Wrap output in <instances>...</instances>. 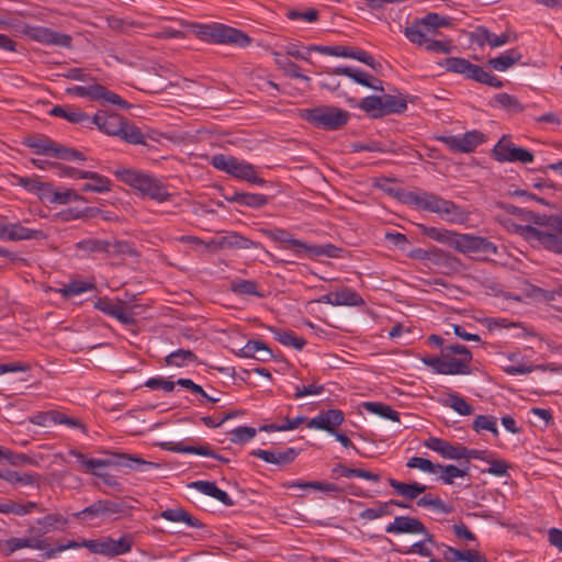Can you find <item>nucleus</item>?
Instances as JSON below:
<instances>
[{"label": "nucleus", "mask_w": 562, "mask_h": 562, "mask_svg": "<svg viewBox=\"0 0 562 562\" xmlns=\"http://www.w3.org/2000/svg\"><path fill=\"white\" fill-rule=\"evenodd\" d=\"M83 177L89 180V182L81 187V191L95 193H105L111 191L112 182L108 177L93 171H88Z\"/></svg>", "instance_id": "nucleus-28"}, {"label": "nucleus", "mask_w": 562, "mask_h": 562, "mask_svg": "<svg viewBox=\"0 0 562 562\" xmlns=\"http://www.w3.org/2000/svg\"><path fill=\"white\" fill-rule=\"evenodd\" d=\"M284 486L286 488H294V487L313 488V490H317V491H322V492H326V493H334V492L337 493V492L341 491L334 483L319 482V481H312V482H307V481H292V482H286L284 484Z\"/></svg>", "instance_id": "nucleus-42"}, {"label": "nucleus", "mask_w": 562, "mask_h": 562, "mask_svg": "<svg viewBox=\"0 0 562 562\" xmlns=\"http://www.w3.org/2000/svg\"><path fill=\"white\" fill-rule=\"evenodd\" d=\"M271 333L277 341L286 347L302 350L306 345L303 337L297 336L293 330H283L280 328H271Z\"/></svg>", "instance_id": "nucleus-34"}, {"label": "nucleus", "mask_w": 562, "mask_h": 562, "mask_svg": "<svg viewBox=\"0 0 562 562\" xmlns=\"http://www.w3.org/2000/svg\"><path fill=\"white\" fill-rule=\"evenodd\" d=\"M387 533H423L427 536V541L430 544L437 546L434 536L428 532L424 524L414 517L397 516L394 521L385 527Z\"/></svg>", "instance_id": "nucleus-14"}, {"label": "nucleus", "mask_w": 562, "mask_h": 562, "mask_svg": "<svg viewBox=\"0 0 562 562\" xmlns=\"http://www.w3.org/2000/svg\"><path fill=\"white\" fill-rule=\"evenodd\" d=\"M93 288H94V285L91 284V283H87V282H83V281L75 280V281L69 282L63 289H60L59 292L65 297H72L75 295H79V294L85 293V292H87L89 290H92Z\"/></svg>", "instance_id": "nucleus-58"}, {"label": "nucleus", "mask_w": 562, "mask_h": 562, "mask_svg": "<svg viewBox=\"0 0 562 562\" xmlns=\"http://www.w3.org/2000/svg\"><path fill=\"white\" fill-rule=\"evenodd\" d=\"M438 140L445 144L451 151L472 153L486 140V137L482 132L473 130L463 135L440 136Z\"/></svg>", "instance_id": "nucleus-10"}, {"label": "nucleus", "mask_w": 562, "mask_h": 562, "mask_svg": "<svg viewBox=\"0 0 562 562\" xmlns=\"http://www.w3.org/2000/svg\"><path fill=\"white\" fill-rule=\"evenodd\" d=\"M167 366L183 367L196 361V356L189 349H178L169 353L166 359Z\"/></svg>", "instance_id": "nucleus-48"}, {"label": "nucleus", "mask_w": 562, "mask_h": 562, "mask_svg": "<svg viewBox=\"0 0 562 562\" xmlns=\"http://www.w3.org/2000/svg\"><path fill=\"white\" fill-rule=\"evenodd\" d=\"M75 247L82 252V256L89 257L94 254H105L108 240L90 237L76 243Z\"/></svg>", "instance_id": "nucleus-36"}, {"label": "nucleus", "mask_w": 562, "mask_h": 562, "mask_svg": "<svg viewBox=\"0 0 562 562\" xmlns=\"http://www.w3.org/2000/svg\"><path fill=\"white\" fill-rule=\"evenodd\" d=\"M241 352L245 357L255 358L260 361H268L272 358L271 350L267 347V345L259 340H249Z\"/></svg>", "instance_id": "nucleus-35"}, {"label": "nucleus", "mask_w": 562, "mask_h": 562, "mask_svg": "<svg viewBox=\"0 0 562 562\" xmlns=\"http://www.w3.org/2000/svg\"><path fill=\"white\" fill-rule=\"evenodd\" d=\"M406 467L411 468V469H419L424 472H428V473H432V474L438 473L439 469H441V464L432 463L430 460L422 458V457L411 458L407 461Z\"/></svg>", "instance_id": "nucleus-59"}, {"label": "nucleus", "mask_w": 562, "mask_h": 562, "mask_svg": "<svg viewBox=\"0 0 562 562\" xmlns=\"http://www.w3.org/2000/svg\"><path fill=\"white\" fill-rule=\"evenodd\" d=\"M345 420L342 411L333 408L321 412L317 416L307 422V427L313 429L325 430L329 434H335L336 428Z\"/></svg>", "instance_id": "nucleus-16"}, {"label": "nucleus", "mask_w": 562, "mask_h": 562, "mask_svg": "<svg viewBox=\"0 0 562 562\" xmlns=\"http://www.w3.org/2000/svg\"><path fill=\"white\" fill-rule=\"evenodd\" d=\"M126 119L117 113H106L99 111L94 114L92 123L103 133L117 136L121 135Z\"/></svg>", "instance_id": "nucleus-18"}, {"label": "nucleus", "mask_w": 562, "mask_h": 562, "mask_svg": "<svg viewBox=\"0 0 562 562\" xmlns=\"http://www.w3.org/2000/svg\"><path fill=\"white\" fill-rule=\"evenodd\" d=\"M190 26L196 37L207 43L247 46L251 42V38L246 33L220 23H193Z\"/></svg>", "instance_id": "nucleus-3"}, {"label": "nucleus", "mask_w": 562, "mask_h": 562, "mask_svg": "<svg viewBox=\"0 0 562 562\" xmlns=\"http://www.w3.org/2000/svg\"><path fill=\"white\" fill-rule=\"evenodd\" d=\"M389 484L398 495L411 501L417 498L418 495L423 494L427 488L426 485H423L418 482L404 483L395 479H389Z\"/></svg>", "instance_id": "nucleus-32"}, {"label": "nucleus", "mask_w": 562, "mask_h": 562, "mask_svg": "<svg viewBox=\"0 0 562 562\" xmlns=\"http://www.w3.org/2000/svg\"><path fill=\"white\" fill-rule=\"evenodd\" d=\"M161 447L164 449H166L168 451H172V452L199 454V456H203V457L214 458V459H216L218 461H222V462H228L227 459L223 458L220 454H216L210 448L209 445L193 447V446H186L182 442L170 441V442L161 443Z\"/></svg>", "instance_id": "nucleus-22"}, {"label": "nucleus", "mask_w": 562, "mask_h": 562, "mask_svg": "<svg viewBox=\"0 0 562 562\" xmlns=\"http://www.w3.org/2000/svg\"><path fill=\"white\" fill-rule=\"evenodd\" d=\"M442 353L449 362L459 363L458 374H470L472 372L470 363L472 361V352L463 345L454 344L441 348Z\"/></svg>", "instance_id": "nucleus-17"}, {"label": "nucleus", "mask_w": 562, "mask_h": 562, "mask_svg": "<svg viewBox=\"0 0 562 562\" xmlns=\"http://www.w3.org/2000/svg\"><path fill=\"white\" fill-rule=\"evenodd\" d=\"M262 233L270 239L293 247L294 250L301 246V240L293 238L292 234L283 228L263 229Z\"/></svg>", "instance_id": "nucleus-46"}, {"label": "nucleus", "mask_w": 562, "mask_h": 562, "mask_svg": "<svg viewBox=\"0 0 562 562\" xmlns=\"http://www.w3.org/2000/svg\"><path fill=\"white\" fill-rule=\"evenodd\" d=\"M521 57V53L518 49L512 48L497 57L488 59L487 64L497 71H506L508 68L518 63Z\"/></svg>", "instance_id": "nucleus-31"}, {"label": "nucleus", "mask_w": 562, "mask_h": 562, "mask_svg": "<svg viewBox=\"0 0 562 562\" xmlns=\"http://www.w3.org/2000/svg\"><path fill=\"white\" fill-rule=\"evenodd\" d=\"M44 199L52 204H67L72 201H82L86 202V198L77 193L72 189H64L58 190L53 186L48 184L46 187V192L44 193Z\"/></svg>", "instance_id": "nucleus-24"}, {"label": "nucleus", "mask_w": 562, "mask_h": 562, "mask_svg": "<svg viewBox=\"0 0 562 562\" xmlns=\"http://www.w3.org/2000/svg\"><path fill=\"white\" fill-rule=\"evenodd\" d=\"M405 202L417 209L437 213L446 222L462 224L468 221V212L454 202L445 200L434 193L409 192L405 195Z\"/></svg>", "instance_id": "nucleus-1"}, {"label": "nucleus", "mask_w": 562, "mask_h": 562, "mask_svg": "<svg viewBox=\"0 0 562 562\" xmlns=\"http://www.w3.org/2000/svg\"><path fill=\"white\" fill-rule=\"evenodd\" d=\"M366 411L379 415L392 422H400V413L394 411L390 405L380 402H366L363 403Z\"/></svg>", "instance_id": "nucleus-45"}, {"label": "nucleus", "mask_w": 562, "mask_h": 562, "mask_svg": "<svg viewBox=\"0 0 562 562\" xmlns=\"http://www.w3.org/2000/svg\"><path fill=\"white\" fill-rule=\"evenodd\" d=\"M119 137L130 144L146 145V136L142 133L140 128L130 123L127 120Z\"/></svg>", "instance_id": "nucleus-47"}, {"label": "nucleus", "mask_w": 562, "mask_h": 562, "mask_svg": "<svg viewBox=\"0 0 562 562\" xmlns=\"http://www.w3.org/2000/svg\"><path fill=\"white\" fill-rule=\"evenodd\" d=\"M446 405L462 416L473 414V407L456 392L448 394Z\"/></svg>", "instance_id": "nucleus-50"}, {"label": "nucleus", "mask_w": 562, "mask_h": 562, "mask_svg": "<svg viewBox=\"0 0 562 562\" xmlns=\"http://www.w3.org/2000/svg\"><path fill=\"white\" fill-rule=\"evenodd\" d=\"M22 549H33L46 552L47 539L41 537H13L0 542V550L3 557H10Z\"/></svg>", "instance_id": "nucleus-15"}, {"label": "nucleus", "mask_w": 562, "mask_h": 562, "mask_svg": "<svg viewBox=\"0 0 562 562\" xmlns=\"http://www.w3.org/2000/svg\"><path fill=\"white\" fill-rule=\"evenodd\" d=\"M257 282L252 280H237L232 282L231 289L236 294H246V295H258L261 294L257 290Z\"/></svg>", "instance_id": "nucleus-60"}, {"label": "nucleus", "mask_w": 562, "mask_h": 562, "mask_svg": "<svg viewBox=\"0 0 562 562\" xmlns=\"http://www.w3.org/2000/svg\"><path fill=\"white\" fill-rule=\"evenodd\" d=\"M160 517L172 522H184L192 528H203L204 525L183 508H168L160 513Z\"/></svg>", "instance_id": "nucleus-27"}, {"label": "nucleus", "mask_w": 562, "mask_h": 562, "mask_svg": "<svg viewBox=\"0 0 562 562\" xmlns=\"http://www.w3.org/2000/svg\"><path fill=\"white\" fill-rule=\"evenodd\" d=\"M392 514V503H379L376 507L367 508L359 514V517L364 520H374L383 516Z\"/></svg>", "instance_id": "nucleus-55"}, {"label": "nucleus", "mask_w": 562, "mask_h": 562, "mask_svg": "<svg viewBox=\"0 0 562 562\" xmlns=\"http://www.w3.org/2000/svg\"><path fill=\"white\" fill-rule=\"evenodd\" d=\"M302 117L317 128L336 131L348 123L350 114L337 106L321 105L303 110Z\"/></svg>", "instance_id": "nucleus-5"}, {"label": "nucleus", "mask_w": 562, "mask_h": 562, "mask_svg": "<svg viewBox=\"0 0 562 562\" xmlns=\"http://www.w3.org/2000/svg\"><path fill=\"white\" fill-rule=\"evenodd\" d=\"M116 177L157 202L168 201L171 194L166 187L156 178L132 169H120L115 171Z\"/></svg>", "instance_id": "nucleus-4"}, {"label": "nucleus", "mask_w": 562, "mask_h": 562, "mask_svg": "<svg viewBox=\"0 0 562 562\" xmlns=\"http://www.w3.org/2000/svg\"><path fill=\"white\" fill-rule=\"evenodd\" d=\"M443 66L448 71L464 75L469 79L473 78L474 69L477 67V65L460 57L446 58Z\"/></svg>", "instance_id": "nucleus-33"}, {"label": "nucleus", "mask_w": 562, "mask_h": 562, "mask_svg": "<svg viewBox=\"0 0 562 562\" xmlns=\"http://www.w3.org/2000/svg\"><path fill=\"white\" fill-rule=\"evenodd\" d=\"M382 104V97L370 95L360 101L359 108L369 113L372 117H381L383 116Z\"/></svg>", "instance_id": "nucleus-51"}, {"label": "nucleus", "mask_w": 562, "mask_h": 562, "mask_svg": "<svg viewBox=\"0 0 562 562\" xmlns=\"http://www.w3.org/2000/svg\"><path fill=\"white\" fill-rule=\"evenodd\" d=\"M472 428L476 432L482 430L491 431L495 437L498 436L497 418L490 415H477L473 420Z\"/></svg>", "instance_id": "nucleus-52"}, {"label": "nucleus", "mask_w": 562, "mask_h": 562, "mask_svg": "<svg viewBox=\"0 0 562 562\" xmlns=\"http://www.w3.org/2000/svg\"><path fill=\"white\" fill-rule=\"evenodd\" d=\"M522 235L527 240L538 241L546 249L562 254V218L551 217L547 229L527 225L522 228Z\"/></svg>", "instance_id": "nucleus-7"}, {"label": "nucleus", "mask_w": 562, "mask_h": 562, "mask_svg": "<svg viewBox=\"0 0 562 562\" xmlns=\"http://www.w3.org/2000/svg\"><path fill=\"white\" fill-rule=\"evenodd\" d=\"M191 486L199 492L211 496L226 506H232L233 501L231 496L223 490L218 488L214 482L209 481H195L191 483Z\"/></svg>", "instance_id": "nucleus-30"}, {"label": "nucleus", "mask_w": 562, "mask_h": 562, "mask_svg": "<svg viewBox=\"0 0 562 562\" xmlns=\"http://www.w3.org/2000/svg\"><path fill=\"white\" fill-rule=\"evenodd\" d=\"M94 307L106 315L116 318L124 325H134L135 315L134 308L136 305H127L124 301H113L109 297H101L94 303Z\"/></svg>", "instance_id": "nucleus-11"}, {"label": "nucleus", "mask_w": 562, "mask_h": 562, "mask_svg": "<svg viewBox=\"0 0 562 562\" xmlns=\"http://www.w3.org/2000/svg\"><path fill=\"white\" fill-rule=\"evenodd\" d=\"M49 114L53 116L63 117L75 124L89 121V116L85 112L74 106L56 105L49 111Z\"/></svg>", "instance_id": "nucleus-37"}, {"label": "nucleus", "mask_w": 562, "mask_h": 562, "mask_svg": "<svg viewBox=\"0 0 562 562\" xmlns=\"http://www.w3.org/2000/svg\"><path fill=\"white\" fill-rule=\"evenodd\" d=\"M423 233L430 239L447 244L451 247H454V241L458 233L443 229V228H437V227H427L423 226Z\"/></svg>", "instance_id": "nucleus-44"}, {"label": "nucleus", "mask_w": 562, "mask_h": 562, "mask_svg": "<svg viewBox=\"0 0 562 562\" xmlns=\"http://www.w3.org/2000/svg\"><path fill=\"white\" fill-rule=\"evenodd\" d=\"M333 74L350 77L356 82L374 90H383L381 80L360 69H353L351 67H337L334 69Z\"/></svg>", "instance_id": "nucleus-23"}, {"label": "nucleus", "mask_w": 562, "mask_h": 562, "mask_svg": "<svg viewBox=\"0 0 562 562\" xmlns=\"http://www.w3.org/2000/svg\"><path fill=\"white\" fill-rule=\"evenodd\" d=\"M134 544V536L125 533L120 539L114 540L110 537H104L97 540H83V546L90 552L102 554L106 557H116L131 552Z\"/></svg>", "instance_id": "nucleus-8"}, {"label": "nucleus", "mask_w": 562, "mask_h": 562, "mask_svg": "<svg viewBox=\"0 0 562 562\" xmlns=\"http://www.w3.org/2000/svg\"><path fill=\"white\" fill-rule=\"evenodd\" d=\"M23 33L31 40L46 45L70 48L72 44V38L70 35L59 33L44 26L26 25L23 29Z\"/></svg>", "instance_id": "nucleus-13"}, {"label": "nucleus", "mask_w": 562, "mask_h": 562, "mask_svg": "<svg viewBox=\"0 0 562 562\" xmlns=\"http://www.w3.org/2000/svg\"><path fill=\"white\" fill-rule=\"evenodd\" d=\"M334 306H361L364 304L363 299L353 290L345 288L334 292Z\"/></svg>", "instance_id": "nucleus-41"}, {"label": "nucleus", "mask_w": 562, "mask_h": 562, "mask_svg": "<svg viewBox=\"0 0 562 562\" xmlns=\"http://www.w3.org/2000/svg\"><path fill=\"white\" fill-rule=\"evenodd\" d=\"M462 254L482 252L486 255H496L497 246L485 237L471 234H457L454 247Z\"/></svg>", "instance_id": "nucleus-12"}, {"label": "nucleus", "mask_w": 562, "mask_h": 562, "mask_svg": "<svg viewBox=\"0 0 562 562\" xmlns=\"http://www.w3.org/2000/svg\"><path fill=\"white\" fill-rule=\"evenodd\" d=\"M473 80L487 85L494 88H502L503 81L499 80L493 74L485 71L481 66L477 65L476 69H474Z\"/></svg>", "instance_id": "nucleus-61"}, {"label": "nucleus", "mask_w": 562, "mask_h": 562, "mask_svg": "<svg viewBox=\"0 0 562 562\" xmlns=\"http://www.w3.org/2000/svg\"><path fill=\"white\" fill-rule=\"evenodd\" d=\"M404 34L409 42L418 46H425L428 41V32L419 24L417 20H415L411 26L405 27Z\"/></svg>", "instance_id": "nucleus-49"}, {"label": "nucleus", "mask_w": 562, "mask_h": 562, "mask_svg": "<svg viewBox=\"0 0 562 562\" xmlns=\"http://www.w3.org/2000/svg\"><path fill=\"white\" fill-rule=\"evenodd\" d=\"M67 522L68 519L60 514H48L36 519V524L42 527L43 533H47L50 530L58 528V526H65Z\"/></svg>", "instance_id": "nucleus-53"}, {"label": "nucleus", "mask_w": 562, "mask_h": 562, "mask_svg": "<svg viewBox=\"0 0 562 562\" xmlns=\"http://www.w3.org/2000/svg\"><path fill=\"white\" fill-rule=\"evenodd\" d=\"M218 245L223 249H250L259 246L258 243H255L236 232H229L225 236L220 237Z\"/></svg>", "instance_id": "nucleus-29"}, {"label": "nucleus", "mask_w": 562, "mask_h": 562, "mask_svg": "<svg viewBox=\"0 0 562 562\" xmlns=\"http://www.w3.org/2000/svg\"><path fill=\"white\" fill-rule=\"evenodd\" d=\"M251 454L267 463L285 465L294 461V459L297 457V451L294 448H286L284 450L257 449L254 450Z\"/></svg>", "instance_id": "nucleus-20"}, {"label": "nucleus", "mask_w": 562, "mask_h": 562, "mask_svg": "<svg viewBox=\"0 0 562 562\" xmlns=\"http://www.w3.org/2000/svg\"><path fill=\"white\" fill-rule=\"evenodd\" d=\"M49 416L52 418V423L53 424L65 425V426H67L69 428H80V429L83 430V432H86V427L81 423L80 419H77V418H74V417H69V416L65 415L64 413H61L59 411L54 412Z\"/></svg>", "instance_id": "nucleus-62"}, {"label": "nucleus", "mask_w": 562, "mask_h": 562, "mask_svg": "<svg viewBox=\"0 0 562 562\" xmlns=\"http://www.w3.org/2000/svg\"><path fill=\"white\" fill-rule=\"evenodd\" d=\"M43 236L42 231L31 229L21 225L20 223H11L7 224V232L3 240H27V239H36Z\"/></svg>", "instance_id": "nucleus-26"}, {"label": "nucleus", "mask_w": 562, "mask_h": 562, "mask_svg": "<svg viewBox=\"0 0 562 562\" xmlns=\"http://www.w3.org/2000/svg\"><path fill=\"white\" fill-rule=\"evenodd\" d=\"M422 362L431 368L438 374L456 375L458 374L459 363H451L447 357L440 351L439 357H424Z\"/></svg>", "instance_id": "nucleus-25"}, {"label": "nucleus", "mask_w": 562, "mask_h": 562, "mask_svg": "<svg viewBox=\"0 0 562 562\" xmlns=\"http://www.w3.org/2000/svg\"><path fill=\"white\" fill-rule=\"evenodd\" d=\"M45 508L36 503V502H18L13 499H5L0 502V514L9 515L13 514L15 516H26L32 514L33 512L43 513Z\"/></svg>", "instance_id": "nucleus-21"}, {"label": "nucleus", "mask_w": 562, "mask_h": 562, "mask_svg": "<svg viewBox=\"0 0 562 562\" xmlns=\"http://www.w3.org/2000/svg\"><path fill=\"white\" fill-rule=\"evenodd\" d=\"M417 505L445 515L453 512V507L451 505L446 504L439 496H435L430 493L418 498Z\"/></svg>", "instance_id": "nucleus-40"}, {"label": "nucleus", "mask_w": 562, "mask_h": 562, "mask_svg": "<svg viewBox=\"0 0 562 562\" xmlns=\"http://www.w3.org/2000/svg\"><path fill=\"white\" fill-rule=\"evenodd\" d=\"M277 56L276 58V63L277 65L284 70V72L292 77V78H299V79H302V80H305V81H310V78L303 74H301V68L299 65H296L295 63H293L292 60H290L289 58L286 57H281L280 54L276 53L274 54Z\"/></svg>", "instance_id": "nucleus-54"}, {"label": "nucleus", "mask_w": 562, "mask_h": 562, "mask_svg": "<svg viewBox=\"0 0 562 562\" xmlns=\"http://www.w3.org/2000/svg\"><path fill=\"white\" fill-rule=\"evenodd\" d=\"M2 479L10 483H19L21 485H32L35 482V475L20 474L19 472L11 470L2 472Z\"/></svg>", "instance_id": "nucleus-64"}, {"label": "nucleus", "mask_w": 562, "mask_h": 562, "mask_svg": "<svg viewBox=\"0 0 562 562\" xmlns=\"http://www.w3.org/2000/svg\"><path fill=\"white\" fill-rule=\"evenodd\" d=\"M108 250L105 251V255L108 257H119V258H136L138 257L137 250L127 241L125 240H116L114 243H110L108 240Z\"/></svg>", "instance_id": "nucleus-39"}, {"label": "nucleus", "mask_w": 562, "mask_h": 562, "mask_svg": "<svg viewBox=\"0 0 562 562\" xmlns=\"http://www.w3.org/2000/svg\"><path fill=\"white\" fill-rule=\"evenodd\" d=\"M30 147L35 148L37 154L49 155L55 157V153L60 147V145L53 142L49 138H43L30 143Z\"/></svg>", "instance_id": "nucleus-63"}, {"label": "nucleus", "mask_w": 562, "mask_h": 562, "mask_svg": "<svg viewBox=\"0 0 562 562\" xmlns=\"http://www.w3.org/2000/svg\"><path fill=\"white\" fill-rule=\"evenodd\" d=\"M522 291L527 297L538 299L543 301H553L555 296H562V285L554 291H548L536 286L527 281L522 282Z\"/></svg>", "instance_id": "nucleus-38"}, {"label": "nucleus", "mask_w": 562, "mask_h": 562, "mask_svg": "<svg viewBox=\"0 0 562 562\" xmlns=\"http://www.w3.org/2000/svg\"><path fill=\"white\" fill-rule=\"evenodd\" d=\"M383 116L387 114H401L406 111L407 102L404 98L384 94L382 95Z\"/></svg>", "instance_id": "nucleus-43"}, {"label": "nucleus", "mask_w": 562, "mask_h": 562, "mask_svg": "<svg viewBox=\"0 0 562 562\" xmlns=\"http://www.w3.org/2000/svg\"><path fill=\"white\" fill-rule=\"evenodd\" d=\"M439 472L441 473L440 480L447 485H451L457 477L468 475V469H459L453 464L441 465Z\"/></svg>", "instance_id": "nucleus-56"}, {"label": "nucleus", "mask_w": 562, "mask_h": 562, "mask_svg": "<svg viewBox=\"0 0 562 562\" xmlns=\"http://www.w3.org/2000/svg\"><path fill=\"white\" fill-rule=\"evenodd\" d=\"M416 20L428 33L449 24L448 19L438 13H428L425 18Z\"/></svg>", "instance_id": "nucleus-57"}, {"label": "nucleus", "mask_w": 562, "mask_h": 562, "mask_svg": "<svg viewBox=\"0 0 562 562\" xmlns=\"http://www.w3.org/2000/svg\"><path fill=\"white\" fill-rule=\"evenodd\" d=\"M492 156L499 162L529 164L535 159L530 150L516 146L507 135H503L495 144L492 149Z\"/></svg>", "instance_id": "nucleus-9"}, {"label": "nucleus", "mask_w": 562, "mask_h": 562, "mask_svg": "<svg viewBox=\"0 0 562 562\" xmlns=\"http://www.w3.org/2000/svg\"><path fill=\"white\" fill-rule=\"evenodd\" d=\"M105 453L111 454L113 459H87L83 453L77 450H70L69 454L74 456L85 468L87 471L92 472L94 475L101 476L99 473L94 472L97 468H105L110 465L115 467H124L138 471H147L149 469L158 468V464L155 462L146 461L138 456H132L127 453H117V452H109Z\"/></svg>", "instance_id": "nucleus-2"}, {"label": "nucleus", "mask_w": 562, "mask_h": 562, "mask_svg": "<svg viewBox=\"0 0 562 562\" xmlns=\"http://www.w3.org/2000/svg\"><path fill=\"white\" fill-rule=\"evenodd\" d=\"M424 446L432 451L438 452L442 458L451 460H460L463 458V446H453L445 439L429 437L424 441Z\"/></svg>", "instance_id": "nucleus-19"}, {"label": "nucleus", "mask_w": 562, "mask_h": 562, "mask_svg": "<svg viewBox=\"0 0 562 562\" xmlns=\"http://www.w3.org/2000/svg\"><path fill=\"white\" fill-rule=\"evenodd\" d=\"M211 165L221 171H224L234 178L248 181L254 184L265 186L266 181L258 176L255 167L244 160L231 155H214L211 160Z\"/></svg>", "instance_id": "nucleus-6"}]
</instances>
